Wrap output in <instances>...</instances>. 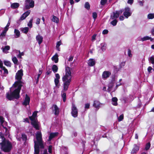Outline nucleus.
Returning a JSON list of instances; mask_svg holds the SVG:
<instances>
[{"label": "nucleus", "instance_id": "f257e3e1", "mask_svg": "<svg viewBox=\"0 0 154 154\" xmlns=\"http://www.w3.org/2000/svg\"><path fill=\"white\" fill-rule=\"evenodd\" d=\"M23 75L22 69L18 70L16 74V79L17 81L15 82L13 86L10 88V92L6 94L7 98L9 100L13 98L17 99L20 97V92L23 84L21 81Z\"/></svg>", "mask_w": 154, "mask_h": 154}, {"label": "nucleus", "instance_id": "f03ea898", "mask_svg": "<svg viewBox=\"0 0 154 154\" xmlns=\"http://www.w3.org/2000/svg\"><path fill=\"white\" fill-rule=\"evenodd\" d=\"M36 141L34 140V143L35 152L34 154H38L39 152L40 146L42 148H44L41 132L38 131L36 134Z\"/></svg>", "mask_w": 154, "mask_h": 154}, {"label": "nucleus", "instance_id": "7ed1b4c3", "mask_svg": "<svg viewBox=\"0 0 154 154\" xmlns=\"http://www.w3.org/2000/svg\"><path fill=\"white\" fill-rule=\"evenodd\" d=\"M0 139L2 142L0 143L2 149L5 152H9L12 148V145L9 141L6 140L2 134L0 132Z\"/></svg>", "mask_w": 154, "mask_h": 154}, {"label": "nucleus", "instance_id": "20e7f679", "mask_svg": "<svg viewBox=\"0 0 154 154\" xmlns=\"http://www.w3.org/2000/svg\"><path fill=\"white\" fill-rule=\"evenodd\" d=\"M72 77L71 69L69 67H66V68L65 74L62 77L63 82H66L70 83L71 81Z\"/></svg>", "mask_w": 154, "mask_h": 154}, {"label": "nucleus", "instance_id": "39448f33", "mask_svg": "<svg viewBox=\"0 0 154 154\" xmlns=\"http://www.w3.org/2000/svg\"><path fill=\"white\" fill-rule=\"evenodd\" d=\"M37 115V112H34L31 116L29 117L31 121V124L33 127L37 130L39 129V126L38 122L37 121L36 118Z\"/></svg>", "mask_w": 154, "mask_h": 154}, {"label": "nucleus", "instance_id": "423d86ee", "mask_svg": "<svg viewBox=\"0 0 154 154\" xmlns=\"http://www.w3.org/2000/svg\"><path fill=\"white\" fill-rule=\"evenodd\" d=\"M116 81L114 79H113L109 82L108 84V91L109 92H113L116 89Z\"/></svg>", "mask_w": 154, "mask_h": 154}, {"label": "nucleus", "instance_id": "0eeeda50", "mask_svg": "<svg viewBox=\"0 0 154 154\" xmlns=\"http://www.w3.org/2000/svg\"><path fill=\"white\" fill-rule=\"evenodd\" d=\"M34 2L32 0H26L25 3V7L26 9H29L34 7Z\"/></svg>", "mask_w": 154, "mask_h": 154}, {"label": "nucleus", "instance_id": "6e6552de", "mask_svg": "<svg viewBox=\"0 0 154 154\" xmlns=\"http://www.w3.org/2000/svg\"><path fill=\"white\" fill-rule=\"evenodd\" d=\"M124 11L122 10H121L120 11H116V12H113L111 16V18L112 19H116L118 18L119 16L122 14Z\"/></svg>", "mask_w": 154, "mask_h": 154}, {"label": "nucleus", "instance_id": "1a4fd4ad", "mask_svg": "<svg viewBox=\"0 0 154 154\" xmlns=\"http://www.w3.org/2000/svg\"><path fill=\"white\" fill-rule=\"evenodd\" d=\"M71 114L74 117H76L78 116V110L75 105L72 103V105Z\"/></svg>", "mask_w": 154, "mask_h": 154}, {"label": "nucleus", "instance_id": "9d476101", "mask_svg": "<svg viewBox=\"0 0 154 154\" xmlns=\"http://www.w3.org/2000/svg\"><path fill=\"white\" fill-rule=\"evenodd\" d=\"M132 14V12L130 10V8L126 7L125 8L123 14L124 16L127 18L131 16Z\"/></svg>", "mask_w": 154, "mask_h": 154}, {"label": "nucleus", "instance_id": "9b49d317", "mask_svg": "<svg viewBox=\"0 0 154 154\" xmlns=\"http://www.w3.org/2000/svg\"><path fill=\"white\" fill-rule=\"evenodd\" d=\"M139 145L134 144L133 148L131 151V154H136L139 150Z\"/></svg>", "mask_w": 154, "mask_h": 154}, {"label": "nucleus", "instance_id": "f8f14e48", "mask_svg": "<svg viewBox=\"0 0 154 154\" xmlns=\"http://www.w3.org/2000/svg\"><path fill=\"white\" fill-rule=\"evenodd\" d=\"M51 109L55 115H57L59 113V109L56 105H53L51 107Z\"/></svg>", "mask_w": 154, "mask_h": 154}, {"label": "nucleus", "instance_id": "ddd939ff", "mask_svg": "<svg viewBox=\"0 0 154 154\" xmlns=\"http://www.w3.org/2000/svg\"><path fill=\"white\" fill-rule=\"evenodd\" d=\"M63 89L62 90V93L66 91L68 89L70 82H63Z\"/></svg>", "mask_w": 154, "mask_h": 154}, {"label": "nucleus", "instance_id": "4468645a", "mask_svg": "<svg viewBox=\"0 0 154 154\" xmlns=\"http://www.w3.org/2000/svg\"><path fill=\"white\" fill-rule=\"evenodd\" d=\"M30 11H28L24 13L21 16L20 20H22L25 19L30 14Z\"/></svg>", "mask_w": 154, "mask_h": 154}, {"label": "nucleus", "instance_id": "2eb2a0df", "mask_svg": "<svg viewBox=\"0 0 154 154\" xmlns=\"http://www.w3.org/2000/svg\"><path fill=\"white\" fill-rule=\"evenodd\" d=\"M36 39L38 44L40 45L43 42V37L42 36L38 34L36 36Z\"/></svg>", "mask_w": 154, "mask_h": 154}, {"label": "nucleus", "instance_id": "dca6fc26", "mask_svg": "<svg viewBox=\"0 0 154 154\" xmlns=\"http://www.w3.org/2000/svg\"><path fill=\"white\" fill-rule=\"evenodd\" d=\"M111 74V72L109 71H104L103 72L102 75L103 78L104 79H106Z\"/></svg>", "mask_w": 154, "mask_h": 154}, {"label": "nucleus", "instance_id": "f3484780", "mask_svg": "<svg viewBox=\"0 0 154 154\" xmlns=\"http://www.w3.org/2000/svg\"><path fill=\"white\" fill-rule=\"evenodd\" d=\"M30 100V98L26 94L23 103V104L25 106L29 105Z\"/></svg>", "mask_w": 154, "mask_h": 154}, {"label": "nucleus", "instance_id": "a211bd4d", "mask_svg": "<svg viewBox=\"0 0 154 154\" xmlns=\"http://www.w3.org/2000/svg\"><path fill=\"white\" fill-rule=\"evenodd\" d=\"M58 134L57 132L51 133L50 134L49 139L48 140V141H50L52 138L57 136Z\"/></svg>", "mask_w": 154, "mask_h": 154}, {"label": "nucleus", "instance_id": "6ab92c4d", "mask_svg": "<svg viewBox=\"0 0 154 154\" xmlns=\"http://www.w3.org/2000/svg\"><path fill=\"white\" fill-rule=\"evenodd\" d=\"M88 65L90 66H93L95 64V60L93 59H90L88 61Z\"/></svg>", "mask_w": 154, "mask_h": 154}, {"label": "nucleus", "instance_id": "aec40b11", "mask_svg": "<svg viewBox=\"0 0 154 154\" xmlns=\"http://www.w3.org/2000/svg\"><path fill=\"white\" fill-rule=\"evenodd\" d=\"M101 105V104L98 101H94L93 106L95 108L98 109L100 106Z\"/></svg>", "mask_w": 154, "mask_h": 154}, {"label": "nucleus", "instance_id": "412c9836", "mask_svg": "<svg viewBox=\"0 0 154 154\" xmlns=\"http://www.w3.org/2000/svg\"><path fill=\"white\" fill-rule=\"evenodd\" d=\"M149 37L146 36L143 38L141 37H139L138 38V40L139 41H144L148 40H149Z\"/></svg>", "mask_w": 154, "mask_h": 154}, {"label": "nucleus", "instance_id": "4be33fe9", "mask_svg": "<svg viewBox=\"0 0 154 154\" xmlns=\"http://www.w3.org/2000/svg\"><path fill=\"white\" fill-rule=\"evenodd\" d=\"M52 61L55 63H57L58 61V56L57 54H55L51 58Z\"/></svg>", "mask_w": 154, "mask_h": 154}, {"label": "nucleus", "instance_id": "5701e85b", "mask_svg": "<svg viewBox=\"0 0 154 154\" xmlns=\"http://www.w3.org/2000/svg\"><path fill=\"white\" fill-rule=\"evenodd\" d=\"M106 44L104 42H103L100 44V48L103 51H104L106 50Z\"/></svg>", "mask_w": 154, "mask_h": 154}, {"label": "nucleus", "instance_id": "b1692460", "mask_svg": "<svg viewBox=\"0 0 154 154\" xmlns=\"http://www.w3.org/2000/svg\"><path fill=\"white\" fill-rule=\"evenodd\" d=\"M118 99L116 97H113L112 99V103L114 106H117V103Z\"/></svg>", "mask_w": 154, "mask_h": 154}, {"label": "nucleus", "instance_id": "393cba45", "mask_svg": "<svg viewBox=\"0 0 154 154\" xmlns=\"http://www.w3.org/2000/svg\"><path fill=\"white\" fill-rule=\"evenodd\" d=\"M2 49L3 52L5 53H8L7 51L10 49V47L9 46H6L4 48H2Z\"/></svg>", "mask_w": 154, "mask_h": 154}, {"label": "nucleus", "instance_id": "a878e982", "mask_svg": "<svg viewBox=\"0 0 154 154\" xmlns=\"http://www.w3.org/2000/svg\"><path fill=\"white\" fill-rule=\"evenodd\" d=\"M14 33L15 34V38H18L20 36V32L17 29H15Z\"/></svg>", "mask_w": 154, "mask_h": 154}, {"label": "nucleus", "instance_id": "bb28decb", "mask_svg": "<svg viewBox=\"0 0 154 154\" xmlns=\"http://www.w3.org/2000/svg\"><path fill=\"white\" fill-rule=\"evenodd\" d=\"M54 82L55 86L58 88H59L60 86V85L59 83V80L54 79Z\"/></svg>", "mask_w": 154, "mask_h": 154}, {"label": "nucleus", "instance_id": "cd10ccee", "mask_svg": "<svg viewBox=\"0 0 154 154\" xmlns=\"http://www.w3.org/2000/svg\"><path fill=\"white\" fill-rule=\"evenodd\" d=\"M52 69L54 73H56L57 72L58 68L56 65H54L52 66Z\"/></svg>", "mask_w": 154, "mask_h": 154}, {"label": "nucleus", "instance_id": "c85d7f7f", "mask_svg": "<svg viewBox=\"0 0 154 154\" xmlns=\"http://www.w3.org/2000/svg\"><path fill=\"white\" fill-rule=\"evenodd\" d=\"M1 70H3L4 71V74L5 75V76L7 75L8 73V70L5 68V67H1Z\"/></svg>", "mask_w": 154, "mask_h": 154}, {"label": "nucleus", "instance_id": "c756f323", "mask_svg": "<svg viewBox=\"0 0 154 154\" xmlns=\"http://www.w3.org/2000/svg\"><path fill=\"white\" fill-rule=\"evenodd\" d=\"M52 21L54 22H55L57 23H58L59 21V19L53 15V18L51 19Z\"/></svg>", "mask_w": 154, "mask_h": 154}, {"label": "nucleus", "instance_id": "7c9ffc66", "mask_svg": "<svg viewBox=\"0 0 154 154\" xmlns=\"http://www.w3.org/2000/svg\"><path fill=\"white\" fill-rule=\"evenodd\" d=\"M61 97L63 98V101L64 102H65L66 101V94L64 92L62 93L61 91Z\"/></svg>", "mask_w": 154, "mask_h": 154}, {"label": "nucleus", "instance_id": "2f4dec72", "mask_svg": "<svg viewBox=\"0 0 154 154\" xmlns=\"http://www.w3.org/2000/svg\"><path fill=\"white\" fill-rule=\"evenodd\" d=\"M29 28L28 27H25L24 28H22L21 30L23 32L25 33H27L29 31Z\"/></svg>", "mask_w": 154, "mask_h": 154}, {"label": "nucleus", "instance_id": "473e14b6", "mask_svg": "<svg viewBox=\"0 0 154 154\" xmlns=\"http://www.w3.org/2000/svg\"><path fill=\"white\" fill-rule=\"evenodd\" d=\"M19 6V4L17 3H14L11 4V7L13 8H18Z\"/></svg>", "mask_w": 154, "mask_h": 154}, {"label": "nucleus", "instance_id": "72a5a7b5", "mask_svg": "<svg viewBox=\"0 0 154 154\" xmlns=\"http://www.w3.org/2000/svg\"><path fill=\"white\" fill-rule=\"evenodd\" d=\"M149 60L153 65V67L154 70V55L151 56L149 58Z\"/></svg>", "mask_w": 154, "mask_h": 154}, {"label": "nucleus", "instance_id": "f704fd0d", "mask_svg": "<svg viewBox=\"0 0 154 154\" xmlns=\"http://www.w3.org/2000/svg\"><path fill=\"white\" fill-rule=\"evenodd\" d=\"M147 18L149 19H152L154 18V14L150 13L147 15Z\"/></svg>", "mask_w": 154, "mask_h": 154}, {"label": "nucleus", "instance_id": "c9c22d12", "mask_svg": "<svg viewBox=\"0 0 154 154\" xmlns=\"http://www.w3.org/2000/svg\"><path fill=\"white\" fill-rule=\"evenodd\" d=\"M4 63L5 65L9 67H10L11 66V63L8 61L5 60L4 61Z\"/></svg>", "mask_w": 154, "mask_h": 154}, {"label": "nucleus", "instance_id": "e433bc0d", "mask_svg": "<svg viewBox=\"0 0 154 154\" xmlns=\"http://www.w3.org/2000/svg\"><path fill=\"white\" fill-rule=\"evenodd\" d=\"M33 20V18H31L29 23H28L27 25L30 28H31L32 27V23Z\"/></svg>", "mask_w": 154, "mask_h": 154}, {"label": "nucleus", "instance_id": "4c0bfd02", "mask_svg": "<svg viewBox=\"0 0 154 154\" xmlns=\"http://www.w3.org/2000/svg\"><path fill=\"white\" fill-rule=\"evenodd\" d=\"M85 8L88 10L90 8V5L88 2H86L85 5Z\"/></svg>", "mask_w": 154, "mask_h": 154}, {"label": "nucleus", "instance_id": "58836bf2", "mask_svg": "<svg viewBox=\"0 0 154 154\" xmlns=\"http://www.w3.org/2000/svg\"><path fill=\"white\" fill-rule=\"evenodd\" d=\"M6 33L3 31L2 32L0 35V38L1 39H3L5 37Z\"/></svg>", "mask_w": 154, "mask_h": 154}, {"label": "nucleus", "instance_id": "ea45409f", "mask_svg": "<svg viewBox=\"0 0 154 154\" xmlns=\"http://www.w3.org/2000/svg\"><path fill=\"white\" fill-rule=\"evenodd\" d=\"M12 60L14 64H17L18 62V60L15 57H13L12 58Z\"/></svg>", "mask_w": 154, "mask_h": 154}, {"label": "nucleus", "instance_id": "a19ab883", "mask_svg": "<svg viewBox=\"0 0 154 154\" xmlns=\"http://www.w3.org/2000/svg\"><path fill=\"white\" fill-rule=\"evenodd\" d=\"M150 147V144L149 143H147L146 145L145 149L146 150H148Z\"/></svg>", "mask_w": 154, "mask_h": 154}, {"label": "nucleus", "instance_id": "79ce46f5", "mask_svg": "<svg viewBox=\"0 0 154 154\" xmlns=\"http://www.w3.org/2000/svg\"><path fill=\"white\" fill-rule=\"evenodd\" d=\"M124 118V116L123 114H122L120 115L119 117L118 118V121L120 122L122 121Z\"/></svg>", "mask_w": 154, "mask_h": 154}, {"label": "nucleus", "instance_id": "37998d69", "mask_svg": "<svg viewBox=\"0 0 154 154\" xmlns=\"http://www.w3.org/2000/svg\"><path fill=\"white\" fill-rule=\"evenodd\" d=\"M117 22V21L116 19H115L111 22V24L113 26H115L116 25Z\"/></svg>", "mask_w": 154, "mask_h": 154}, {"label": "nucleus", "instance_id": "c03bdc74", "mask_svg": "<svg viewBox=\"0 0 154 154\" xmlns=\"http://www.w3.org/2000/svg\"><path fill=\"white\" fill-rule=\"evenodd\" d=\"M52 146L51 145H50L48 146V151L51 154L52 153Z\"/></svg>", "mask_w": 154, "mask_h": 154}, {"label": "nucleus", "instance_id": "a18cd8bd", "mask_svg": "<svg viewBox=\"0 0 154 154\" xmlns=\"http://www.w3.org/2000/svg\"><path fill=\"white\" fill-rule=\"evenodd\" d=\"M128 56L130 57H132V54L131 53V51L130 49H128Z\"/></svg>", "mask_w": 154, "mask_h": 154}, {"label": "nucleus", "instance_id": "49530a36", "mask_svg": "<svg viewBox=\"0 0 154 154\" xmlns=\"http://www.w3.org/2000/svg\"><path fill=\"white\" fill-rule=\"evenodd\" d=\"M22 138L23 140H26L27 138L26 136L24 134H23L22 135Z\"/></svg>", "mask_w": 154, "mask_h": 154}, {"label": "nucleus", "instance_id": "de8ad7c7", "mask_svg": "<svg viewBox=\"0 0 154 154\" xmlns=\"http://www.w3.org/2000/svg\"><path fill=\"white\" fill-rule=\"evenodd\" d=\"M92 16L93 18L95 20L97 17V14L96 12H94L92 14Z\"/></svg>", "mask_w": 154, "mask_h": 154}, {"label": "nucleus", "instance_id": "09e8293b", "mask_svg": "<svg viewBox=\"0 0 154 154\" xmlns=\"http://www.w3.org/2000/svg\"><path fill=\"white\" fill-rule=\"evenodd\" d=\"M107 0H101L100 1V4L102 5H104L106 2Z\"/></svg>", "mask_w": 154, "mask_h": 154}, {"label": "nucleus", "instance_id": "8fccbe9b", "mask_svg": "<svg viewBox=\"0 0 154 154\" xmlns=\"http://www.w3.org/2000/svg\"><path fill=\"white\" fill-rule=\"evenodd\" d=\"M4 122V118L2 117H0V124L2 125Z\"/></svg>", "mask_w": 154, "mask_h": 154}, {"label": "nucleus", "instance_id": "3c124183", "mask_svg": "<svg viewBox=\"0 0 154 154\" xmlns=\"http://www.w3.org/2000/svg\"><path fill=\"white\" fill-rule=\"evenodd\" d=\"M56 78L54 79H57L59 80L60 79V76L59 74L56 73L55 74Z\"/></svg>", "mask_w": 154, "mask_h": 154}, {"label": "nucleus", "instance_id": "603ef678", "mask_svg": "<svg viewBox=\"0 0 154 154\" xmlns=\"http://www.w3.org/2000/svg\"><path fill=\"white\" fill-rule=\"evenodd\" d=\"M96 35H97L96 34H94L92 36L91 40L92 41H94L95 40Z\"/></svg>", "mask_w": 154, "mask_h": 154}, {"label": "nucleus", "instance_id": "864d4df0", "mask_svg": "<svg viewBox=\"0 0 154 154\" xmlns=\"http://www.w3.org/2000/svg\"><path fill=\"white\" fill-rule=\"evenodd\" d=\"M108 31L107 29H104V30L102 32V33L103 34H106L108 33Z\"/></svg>", "mask_w": 154, "mask_h": 154}, {"label": "nucleus", "instance_id": "5fc2aeb1", "mask_svg": "<svg viewBox=\"0 0 154 154\" xmlns=\"http://www.w3.org/2000/svg\"><path fill=\"white\" fill-rule=\"evenodd\" d=\"M61 42L60 41L57 42V43L56 47H59V46L61 45Z\"/></svg>", "mask_w": 154, "mask_h": 154}, {"label": "nucleus", "instance_id": "6e6d98bb", "mask_svg": "<svg viewBox=\"0 0 154 154\" xmlns=\"http://www.w3.org/2000/svg\"><path fill=\"white\" fill-rule=\"evenodd\" d=\"M89 106H90V104L88 103H87L85 104V109H88L89 108Z\"/></svg>", "mask_w": 154, "mask_h": 154}, {"label": "nucleus", "instance_id": "4d7b16f0", "mask_svg": "<svg viewBox=\"0 0 154 154\" xmlns=\"http://www.w3.org/2000/svg\"><path fill=\"white\" fill-rule=\"evenodd\" d=\"M8 26H6L4 28V31H3L4 32L6 33L7 31L8 30Z\"/></svg>", "mask_w": 154, "mask_h": 154}, {"label": "nucleus", "instance_id": "13d9d810", "mask_svg": "<svg viewBox=\"0 0 154 154\" xmlns=\"http://www.w3.org/2000/svg\"><path fill=\"white\" fill-rule=\"evenodd\" d=\"M134 0H128L127 3L130 5H131L133 2Z\"/></svg>", "mask_w": 154, "mask_h": 154}, {"label": "nucleus", "instance_id": "bf43d9fd", "mask_svg": "<svg viewBox=\"0 0 154 154\" xmlns=\"http://www.w3.org/2000/svg\"><path fill=\"white\" fill-rule=\"evenodd\" d=\"M138 2H139V3L140 5L141 6H143V4L144 2V1H138Z\"/></svg>", "mask_w": 154, "mask_h": 154}, {"label": "nucleus", "instance_id": "052dcab7", "mask_svg": "<svg viewBox=\"0 0 154 154\" xmlns=\"http://www.w3.org/2000/svg\"><path fill=\"white\" fill-rule=\"evenodd\" d=\"M41 154H48L47 150L46 149L43 152H42Z\"/></svg>", "mask_w": 154, "mask_h": 154}, {"label": "nucleus", "instance_id": "680f3d73", "mask_svg": "<svg viewBox=\"0 0 154 154\" xmlns=\"http://www.w3.org/2000/svg\"><path fill=\"white\" fill-rule=\"evenodd\" d=\"M40 19L39 18H38L36 20V24H39L40 23Z\"/></svg>", "mask_w": 154, "mask_h": 154}, {"label": "nucleus", "instance_id": "e2e57ef3", "mask_svg": "<svg viewBox=\"0 0 154 154\" xmlns=\"http://www.w3.org/2000/svg\"><path fill=\"white\" fill-rule=\"evenodd\" d=\"M152 69V68L151 66H149L147 69L148 71L149 72H151Z\"/></svg>", "mask_w": 154, "mask_h": 154}, {"label": "nucleus", "instance_id": "0e129e2a", "mask_svg": "<svg viewBox=\"0 0 154 154\" xmlns=\"http://www.w3.org/2000/svg\"><path fill=\"white\" fill-rule=\"evenodd\" d=\"M73 57L72 56H70L68 59V60L69 61H72L73 59Z\"/></svg>", "mask_w": 154, "mask_h": 154}, {"label": "nucleus", "instance_id": "69168bd1", "mask_svg": "<svg viewBox=\"0 0 154 154\" xmlns=\"http://www.w3.org/2000/svg\"><path fill=\"white\" fill-rule=\"evenodd\" d=\"M124 17L123 16H120L119 17V19L120 20H123L124 19Z\"/></svg>", "mask_w": 154, "mask_h": 154}, {"label": "nucleus", "instance_id": "338daca9", "mask_svg": "<svg viewBox=\"0 0 154 154\" xmlns=\"http://www.w3.org/2000/svg\"><path fill=\"white\" fill-rule=\"evenodd\" d=\"M41 75V74H40L39 73L38 74V77H37V82H36L37 83L38 82V80H39V78Z\"/></svg>", "mask_w": 154, "mask_h": 154}, {"label": "nucleus", "instance_id": "774afa93", "mask_svg": "<svg viewBox=\"0 0 154 154\" xmlns=\"http://www.w3.org/2000/svg\"><path fill=\"white\" fill-rule=\"evenodd\" d=\"M23 122H29V119H28L27 118H26L25 119H24V120H23Z\"/></svg>", "mask_w": 154, "mask_h": 154}]
</instances>
